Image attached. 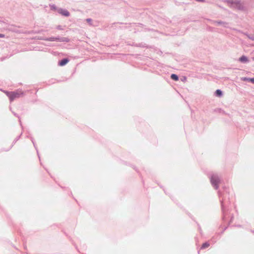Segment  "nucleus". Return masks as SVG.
<instances>
[{
    "label": "nucleus",
    "instance_id": "obj_1",
    "mask_svg": "<svg viewBox=\"0 0 254 254\" xmlns=\"http://www.w3.org/2000/svg\"><path fill=\"white\" fill-rule=\"evenodd\" d=\"M228 2L231 3L232 7L235 8L239 10H243L244 9V4L239 0L233 1V0H228Z\"/></svg>",
    "mask_w": 254,
    "mask_h": 254
},
{
    "label": "nucleus",
    "instance_id": "obj_2",
    "mask_svg": "<svg viewBox=\"0 0 254 254\" xmlns=\"http://www.w3.org/2000/svg\"><path fill=\"white\" fill-rule=\"evenodd\" d=\"M7 96L9 98L11 101H13L14 99L20 97L23 95V92L21 91H17L15 92H6Z\"/></svg>",
    "mask_w": 254,
    "mask_h": 254
},
{
    "label": "nucleus",
    "instance_id": "obj_3",
    "mask_svg": "<svg viewBox=\"0 0 254 254\" xmlns=\"http://www.w3.org/2000/svg\"><path fill=\"white\" fill-rule=\"evenodd\" d=\"M212 184L215 187V189H217L218 185L220 182V179L216 175H213L211 178Z\"/></svg>",
    "mask_w": 254,
    "mask_h": 254
},
{
    "label": "nucleus",
    "instance_id": "obj_4",
    "mask_svg": "<svg viewBox=\"0 0 254 254\" xmlns=\"http://www.w3.org/2000/svg\"><path fill=\"white\" fill-rule=\"evenodd\" d=\"M48 40L51 41H59L60 42H68L69 41V39L67 38H65V37H63V38H61L53 37V38H50L49 39H48Z\"/></svg>",
    "mask_w": 254,
    "mask_h": 254
},
{
    "label": "nucleus",
    "instance_id": "obj_5",
    "mask_svg": "<svg viewBox=\"0 0 254 254\" xmlns=\"http://www.w3.org/2000/svg\"><path fill=\"white\" fill-rule=\"evenodd\" d=\"M57 11L59 13L65 16H69V12L63 8H58L57 9Z\"/></svg>",
    "mask_w": 254,
    "mask_h": 254
},
{
    "label": "nucleus",
    "instance_id": "obj_6",
    "mask_svg": "<svg viewBox=\"0 0 254 254\" xmlns=\"http://www.w3.org/2000/svg\"><path fill=\"white\" fill-rule=\"evenodd\" d=\"M68 61H68V60L67 59H64L61 60L59 62V64L60 66H64V65H65L68 62Z\"/></svg>",
    "mask_w": 254,
    "mask_h": 254
},
{
    "label": "nucleus",
    "instance_id": "obj_7",
    "mask_svg": "<svg viewBox=\"0 0 254 254\" xmlns=\"http://www.w3.org/2000/svg\"><path fill=\"white\" fill-rule=\"evenodd\" d=\"M239 61L240 62H243V63L247 62L248 61L247 58L246 56H242L239 59Z\"/></svg>",
    "mask_w": 254,
    "mask_h": 254
},
{
    "label": "nucleus",
    "instance_id": "obj_8",
    "mask_svg": "<svg viewBox=\"0 0 254 254\" xmlns=\"http://www.w3.org/2000/svg\"><path fill=\"white\" fill-rule=\"evenodd\" d=\"M171 78L175 80V81H178V79H179V78H178V76L176 75V74H172L171 75Z\"/></svg>",
    "mask_w": 254,
    "mask_h": 254
},
{
    "label": "nucleus",
    "instance_id": "obj_9",
    "mask_svg": "<svg viewBox=\"0 0 254 254\" xmlns=\"http://www.w3.org/2000/svg\"><path fill=\"white\" fill-rule=\"evenodd\" d=\"M215 93H216V95L217 96H219V97L221 96L222 95V91L219 89H217Z\"/></svg>",
    "mask_w": 254,
    "mask_h": 254
},
{
    "label": "nucleus",
    "instance_id": "obj_10",
    "mask_svg": "<svg viewBox=\"0 0 254 254\" xmlns=\"http://www.w3.org/2000/svg\"><path fill=\"white\" fill-rule=\"evenodd\" d=\"M209 246V243H203L202 245L201 249H205V248H208Z\"/></svg>",
    "mask_w": 254,
    "mask_h": 254
},
{
    "label": "nucleus",
    "instance_id": "obj_11",
    "mask_svg": "<svg viewBox=\"0 0 254 254\" xmlns=\"http://www.w3.org/2000/svg\"><path fill=\"white\" fill-rule=\"evenodd\" d=\"M247 36L250 39H252L253 40H254V34L252 35H249L248 34H246Z\"/></svg>",
    "mask_w": 254,
    "mask_h": 254
},
{
    "label": "nucleus",
    "instance_id": "obj_12",
    "mask_svg": "<svg viewBox=\"0 0 254 254\" xmlns=\"http://www.w3.org/2000/svg\"><path fill=\"white\" fill-rule=\"evenodd\" d=\"M57 29H58V30H62L63 29V28H62V26L61 25H59L57 27Z\"/></svg>",
    "mask_w": 254,
    "mask_h": 254
},
{
    "label": "nucleus",
    "instance_id": "obj_13",
    "mask_svg": "<svg viewBox=\"0 0 254 254\" xmlns=\"http://www.w3.org/2000/svg\"><path fill=\"white\" fill-rule=\"evenodd\" d=\"M248 80H249V81L252 82V83H254V78L248 79Z\"/></svg>",
    "mask_w": 254,
    "mask_h": 254
},
{
    "label": "nucleus",
    "instance_id": "obj_14",
    "mask_svg": "<svg viewBox=\"0 0 254 254\" xmlns=\"http://www.w3.org/2000/svg\"><path fill=\"white\" fill-rule=\"evenodd\" d=\"M86 21L87 22H88V23H90L91 21V19L90 18H88L86 19Z\"/></svg>",
    "mask_w": 254,
    "mask_h": 254
},
{
    "label": "nucleus",
    "instance_id": "obj_15",
    "mask_svg": "<svg viewBox=\"0 0 254 254\" xmlns=\"http://www.w3.org/2000/svg\"><path fill=\"white\" fill-rule=\"evenodd\" d=\"M51 8L52 9H57H57L56 8V6L55 5H52L51 6Z\"/></svg>",
    "mask_w": 254,
    "mask_h": 254
},
{
    "label": "nucleus",
    "instance_id": "obj_16",
    "mask_svg": "<svg viewBox=\"0 0 254 254\" xmlns=\"http://www.w3.org/2000/svg\"><path fill=\"white\" fill-rule=\"evenodd\" d=\"M4 37V35L0 34V37Z\"/></svg>",
    "mask_w": 254,
    "mask_h": 254
},
{
    "label": "nucleus",
    "instance_id": "obj_17",
    "mask_svg": "<svg viewBox=\"0 0 254 254\" xmlns=\"http://www.w3.org/2000/svg\"><path fill=\"white\" fill-rule=\"evenodd\" d=\"M197 1H204V0H196Z\"/></svg>",
    "mask_w": 254,
    "mask_h": 254
},
{
    "label": "nucleus",
    "instance_id": "obj_18",
    "mask_svg": "<svg viewBox=\"0 0 254 254\" xmlns=\"http://www.w3.org/2000/svg\"><path fill=\"white\" fill-rule=\"evenodd\" d=\"M217 23H218V24H221V23H222V22H218Z\"/></svg>",
    "mask_w": 254,
    "mask_h": 254
},
{
    "label": "nucleus",
    "instance_id": "obj_19",
    "mask_svg": "<svg viewBox=\"0 0 254 254\" xmlns=\"http://www.w3.org/2000/svg\"><path fill=\"white\" fill-rule=\"evenodd\" d=\"M253 60H254V58H253Z\"/></svg>",
    "mask_w": 254,
    "mask_h": 254
}]
</instances>
